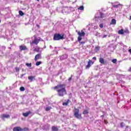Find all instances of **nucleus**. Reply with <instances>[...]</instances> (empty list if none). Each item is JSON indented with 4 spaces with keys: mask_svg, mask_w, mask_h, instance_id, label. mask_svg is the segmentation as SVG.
Here are the masks:
<instances>
[{
    "mask_svg": "<svg viewBox=\"0 0 131 131\" xmlns=\"http://www.w3.org/2000/svg\"><path fill=\"white\" fill-rule=\"evenodd\" d=\"M54 89L56 90L59 97H63L64 95H66L67 93L66 89H65V85L64 84L57 85Z\"/></svg>",
    "mask_w": 131,
    "mask_h": 131,
    "instance_id": "nucleus-1",
    "label": "nucleus"
},
{
    "mask_svg": "<svg viewBox=\"0 0 131 131\" xmlns=\"http://www.w3.org/2000/svg\"><path fill=\"white\" fill-rule=\"evenodd\" d=\"M73 113L74 117H75V118H76L77 119H79V120H80V119H82L81 114L79 113V110L76 108V107H74L73 110Z\"/></svg>",
    "mask_w": 131,
    "mask_h": 131,
    "instance_id": "nucleus-2",
    "label": "nucleus"
},
{
    "mask_svg": "<svg viewBox=\"0 0 131 131\" xmlns=\"http://www.w3.org/2000/svg\"><path fill=\"white\" fill-rule=\"evenodd\" d=\"M64 39V34L60 33H55L53 36V40H61Z\"/></svg>",
    "mask_w": 131,
    "mask_h": 131,
    "instance_id": "nucleus-3",
    "label": "nucleus"
},
{
    "mask_svg": "<svg viewBox=\"0 0 131 131\" xmlns=\"http://www.w3.org/2000/svg\"><path fill=\"white\" fill-rule=\"evenodd\" d=\"M34 39L30 42L31 46H33V45H38V42H39V41H40V39H41V38H40V37H37L36 35H34Z\"/></svg>",
    "mask_w": 131,
    "mask_h": 131,
    "instance_id": "nucleus-4",
    "label": "nucleus"
},
{
    "mask_svg": "<svg viewBox=\"0 0 131 131\" xmlns=\"http://www.w3.org/2000/svg\"><path fill=\"white\" fill-rule=\"evenodd\" d=\"M78 35L79 36L78 37V41L80 42L81 39H82V37H84V36L85 35V33H84V32H83V31L81 30V31H78L77 32Z\"/></svg>",
    "mask_w": 131,
    "mask_h": 131,
    "instance_id": "nucleus-5",
    "label": "nucleus"
},
{
    "mask_svg": "<svg viewBox=\"0 0 131 131\" xmlns=\"http://www.w3.org/2000/svg\"><path fill=\"white\" fill-rule=\"evenodd\" d=\"M107 15L102 13L99 12L96 15H95V19H102L103 18H105Z\"/></svg>",
    "mask_w": 131,
    "mask_h": 131,
    "instance_id": "nucleus-6",
    "label": "nucleus"
},
{
    "mask_svg": "<svg viewBox=\"0 0 131 131\" xmlns=\"http://www.w3.org/2000/svg\"><path fill=\"white\" fill-rule=\"evenodd\" d=\"M62 14H69V7H63L61 10Z\"/></svg>",
    "mask_w": 131,
    "mask_h": 131,
    "instance_id": "nucleus-7",
    "label": "nucleus"
},
{
    "mask_svg": "<svg viewBox=\"0 0 131 131\" xmlns=\"http://www.w3.org/2000/svg\"><path fill=\"white\" fill-rule=\"evenodd\" d=\"M68 58V55L66 54L59 56V59L61 61H62V60H65V59H67Z\"/></svg>",
    "mask_w": 131,
    "mask_h": 131,
    "instance_id": "nucleus-8",
    "label": "nucleus"
},
{
    "mask_svg": "<svg viewBox=\"0 0 131 131\" xmlns=\"http://www.w3.org/2000/svg\"><path fill=\"white\" fill-rule=\"evenodd\" d=\"M41 59V54L39 53L35 55V61H37V60H40Z\"/></svg>",
    "mask_w": 131,
    "mask_h": 131,
    "instance_id": "nucleus-9",
    "label": "nucleus"
},
{
    "mask_svg": "<svg viewBox=\"0 0 131 131\" xmlns=\"http://www.w3.org/2000/svg\"><path fill=\"white\" fill-rule=\"evenodd\" d=\"M94 34L95 36H97V37H98L99 38H100V37H102V35H103V34L98 32H94Z\"/></svg>",
    "mask_w": 131,
    "mask_h": 131,
    "instance_id": "nucleus-10",
    "label": "nucleus"
},
{
    "mask_svg": "<svg viewBox=\"0 0 131 131\" xmlns=\"http://www.w3.org/2000/svg\"><path fill=\"white\" fill-rule=\"evenodd\" d=\"M1 117L3 120H4L5 118H10V115L3 114L1 116Z\"/></svg>",
    "mask_w": 131,
    "mask_h": 131,
    "instance_id": "nucleus-11",
    "label": "nucleus"
},
{
    "mask_svg": "<svg viewBox=\"0 0 131 131\" xmlns=\"http://www.w3.org/2000/svg\"><path fill=\"white\" fill-rule=\"evenodd\" d=\"M28 79H29V80H30V82H32V81H34V80L35 79V76H29L28 77Z\"/></svg>",
    "mask_w": 131,
    "mask_h": 131,
    "instance_id": "nucleus-12",
    "label": "nucleus"
},
{
    "mask_svg": "<svg viewBox=\"0 0 131 131\" xmlns=\"http://www.w3.org/2000/svg\"><path fill=\"white\" fill-rule=\"evenodd\" d=\"M115 4H112L113 8H115V9L118 8V6H122V5L120 4L119 2H115Z\"/></svg>",
    "mask_w": 131,
    "mask_h": 131,
    "instance_id": "nucleus-13",
    "label": "nucleus"
},
{
    "mask_svg": "<svg viewBox=\"0 0 131 131\" xmlns=\"http://www.w3.org/2000/svg\"><path fill=\"white\" fill-rule=\"evenodd\" d=\"M13 131H21V127L20 126L14 127L13 128Z\"/></svg>",
    "mask_w": 131,
    "mask_h": 131,
    "instance_id": "nucleus-14",
    "label": "nucleus"
},
{
    "mask_svg": "<svg viewBox=\"0 0 131 131\" xmlns=\"http://www.w3.org/2000/svg\"><path fill=\"white\" fill-rule=\"evenodd\" d=\"M29 114H31V111H28V112H27L26 113H23V115L25 117H27V116H28V115H29Z\"/></svg>",
    "mask_w": 131,
    "mask_h": 131,
    "instance_id": "nucleus-15",
    "label": "nucleus"
},
{
    "mask_svg": "<svg viewBox=\"0 0 131 131\" xmlns=\"http://www.w3.org/2000/svg\"><path fill=\"white\" fill-rule=\"evenodd\" d=\"M111 25H116V19L113 18L110 23Z\"/></svg>",
    "mask_w": 131,
    "mask_h": 131,
    "instance_id": "nucleus-16",
    "label": "nucleus"
},
{
    "mask_svg": "<svg viewBox=\"0 0 131 131\" xmlns=\"http://www.w3.org/2000/svg\"><path fill=\"white\" fill-rule=\"evenodd\" d=\"M51 129L52 131H59L58 127L55 126H52Z\"/></svg>",
    "mask_w": 131,
    "mask_h": 131,
    "instance_id": "nucleus-17",
    "label": "nucleus"
},
{
    "mask_svg": "<svg viewBox=\"0 0 131 131\" xmlns=\"http://www.w3.org/2000/svg\"><path fill=\"white\" fill-rule=\"evenodd\" d=\"M19 49L20 51H25V50H27V48L25 46H20Z\"/></svg>",
    "mask_w": 131,
    "mask_h": 131,
    "instance_id": "nucleus-18",
    "label": "nucleus"
},
{
    "mask_svg": "<svg viewBox=\"0 0 131 131\" xmlns=\"http://www.w3.org/2000/svg\"><path fill=\"white\" fill-rule=\"evenodd\" d=\"M91 63H92V61L91 60H89L88 63V65L86 66V69H89V68L91 67Z\"/></svg>",
    "mask_w": 131,
    "mask_h": 131,
    "instance_id": "nucleus-19",
    "label": "nucleus"
},
{
    "mask_svg": "<svg viewBox=\"0 0 131 131\" xmlns=\"http://www.w3.org/2000/svg\"><path fill=\"white\" fill-rule=\"evenodd\" d=\"M119 83H121V88H124L125 86L122 85V84H124L125 83V82L124 81H122V80H120V81L119 82Z\"/></svg>",
    "mask_w": 131,
    "mask_h": 131,
    "instance_id": "nucleus-20",
    "label": "nucleus"
},
{
    "mask_svg": "<svg viewBox=\"0 0 131 131\" xmlns=\"http://www.w3.org/2000/svg\"><path fill=\"white\" fill-rule=\"evenodd\" d=\"M69 102H70V99H68L66 102H63L62 103L63 106H67L68 105V104H69Z\"/></svg>",
    "mask_w": 131,
    "mask_h": 131,
    "instance_id": "nucleus-21",
    "label": "nucleus"
},
{
    "mask_svg": "<svg viewBox=\"0 0 131 131\" xmlns=\"http://www.w3.org/2000/svg\"><path fill=\"white\" fill-rule=\"evenodd\" d=\"M99 62L101 63V64H105V60H104V58L102 57L99 58Z\"/></svg>",
    "mask_w": 131,
    "mask_h": 131,
    "instance_id": "nucleus-22",
    "label": "nucleus"
},
{
    "mask_svg": "<svg viewBox=\"0 0 131 131\" xmlns=\"http://www.w3.org/2000/svg\"><path fill=\"white\" fill-rule=\"evenodd\" d=\"M75 9L73 7H69V13H70V12H73V11H75Z\"/></svg>",
    "mask_w": 131,
    "mask_h": 131,
    "instance_id": "nucleus-23",
    "label": "nucleus"
},
{
    "mask_svg": "<svg viewBox=\"0 0 131 131\" xmlns=\"http://www.w3.org/2000/svg\"><path fill=\"white\" fill-rule=\"evenodd\" d=\"M118 34H124V32L123 31V29H121L118 31Z\"/></svg>",
    "mask_w": 131,
    "mask_h": 131,
    "instance_id": "nucleus-24",
    "label": "nucleus"
},
{
    "mask_svg": "<svg viewBox=\"0 0 131 131\" xmlns=\"http://www.w3.org/2000/svg\"><path fill=\"white\" fill-rule=\"evenodd\" d=\"M78 10L83 11L84 10V7H83V6H81L78 8Z\"/></svg>",
    "mask_w": 131,
    "mask_h": 131,
    "instance_id": "nucleus-25",
    "label": "nucleus"
},
{
    "mask_svg": "<svg viewBox=\"0 0 131 131\" xmlns=\"http://www.w3.org/2000/svg\"><path fill=\"white\" fill-rule=\"evenodd\" d=\"M120 126L122 128L124 127V126H125V123H124V122H121L120 124Z\"/></svg>",
    "mask_w": 131,
    "mask_h": 131,
    "instance_id": "nucleus-26",
    "label": "nucleus"
},
{
    "mask_svg": "<svg viewBox=\"0 0 131 131\" xmlns=\"http://www.w3.org/2000/svg\"><path fill=\"white\" fill-rule=\"evenodd\" d=\"M51 109H52V107L47 106L46 107L45 110H46V111H50V110H51Z\"/></svg>",
    "mask_w": 131,
    "mask_h": 131,
    "instance_id": "nucleus-27",
    "label": "nucleus"
},
{
    "mask_svg": "<svg viewBox=\"0 0 131 131\" xmlns=\"http://www.w3.org/2000/svg\"><path fill=\"white\" fill-rule=\"evenodd\" d=\"M20 16H24V13L23 12V11L19 10L18 12Z\"/></svg>",
    "mask_w": 131,
    "mask_h": 131,
    "instance_id": "nucleus-28",
    "label": "nucleus"
},
{
    "mask_svg": "<svg viewBox=\"0 0 131 131\" xmlns=\"http://www.w3.org/2000/svg\"><path fill=\"white\" fill-rule=\"evenodd\" d=\"M33 51L34 52H37V53H38V52H39V48H35L34 50H33Z\"/></svg>",
    "mask_w": 131,
    "mask_h": 131,
    "instance_id": "nucleus-29",
    "label": "nucleus"
},
{
    "mask_svg": "<svg viewBox=\"0 0 131 131\" xmlns=\"http://www.w3.org/2000/svg\"><path fill=\"white\" fill-rule=\"evenodd\" d=\"M77 0H70L68 1V3H72V4H74L75 3H76Z\"/></svg>",
    "mask_w": 131,
    "mask_h": 131,
    "instance_id": "nucleus-30",
    "label": "nucleus"
},
{
    "mask_svg": "<svg viewBox=\"0 0 131 131\" xmlns=\"http://www.w3.org/2000/svg\"><path fill=\"white\" fill-rule=\"evenodd\" d=\"M119 75H120V74H119L117 76V79H118V80H119V81H120V80H121V78L120 76H119Z\"/></svg>",
    "mask_w": 131,
    "mask_h": 131,
    "instance_id": "nucleus-31",
    "label": "nucleus"
},
{
    "mask_svg": "<svg viewBox=\"0 0 131 131\" xmlns=\"http://www.w3.org/2000/svg\"><path fill=\"white\" fill-rule=\"evenodd\" d=\"M20 92H24L25 91V88L24 86H21L20 88Z\"/></svg>",
    "mask_w": 131,
    "mask_h": 131,
    "instance_id": "nucleus-32",
    "label": "nucleus"
},
{
    "mask_svg": "<svg viewBox=\"0 0 131 131\" xmlns=\"http://www.w3.org/2000/svg\"><path fill=\"white\" fill-rule=\"evenodd\" d=\"M95 52H98V51H100V47H96L95 49Z\"/></svg>",
    "mask_w": 131,
    "mask_h": 131,
    "instance_id": "nucleus-33",
    "label": "nucleus"
},
{
    "mask_svg": "<svg viewBox=\"0 0 131 131\" xmlns=\"http://www.w3.org/2000/svg\"><path fill=\"white\" fill-rule=\"evenodd\" d=\"M41 64V61H37L36 62V66H39L40 64Z\"/></svg>",
    "mask_w": 131,
    "mask_h": 131,
    "instance_id": "nucleus-34",
    "label": "nucleus"
},
{
    "mask_svg": "<svg viewBox=\"0 0 131 131\" xmlns=\"http://www.w3.org/2000/svg\"><path fill=\"white\" fill-rule=\"evenodd\" d=\"M83 114H84V115H85L86 114H89V112L88 111V110H84L83 112Z\"/></svg>",
    "mask_w": 131,
    "mask_h": 131,
    "instance_id": "nucleus-35",
    "label": "nucleus"
},
{
    "mask_svg": "<svg viewBox=\"0 0 131 131\" xmlns=\"http://www.w3.org/2000/svg\"><path fill=\"white\" fill-rule=\"evenodd\" d=\"M28 130V128H21V131H27Z\"/></svg>",
    "mask_w": 131,
    "mask_h": 131,
    "instance_id": "nucleus-36",
    "label": "nucleus"
},
{
    "mask_svg": "<svg viewBox=\"0 0 131 131\" xmlns=\"http://www.w3.org/2000/svg\"><path fill=\"white\" fill-rule=\"evenodd\" d=\"M112 62L114 63V64H115L116 62H117V59H114L112 60Z\"/></svg>",
    "mask_w": 131,
    "mask_h": 131,
    "instance_id": "nucleus-37",
    "label": "nucleus"
},
{
    "mask_svg": "<svg viewBox=\"0 0 131 131\" xmlns=\"http://www.w3.org/2000/svg\"><path fill=\"white\" fill-rule=\"evenodd\" d=\"M15 69L16 72H19V71H20V69H19V68H15Z\"/></svg>",
    "mask_w": 131,
    "mask_h": 131,
    "instance_id": "nucleus-38",
    "label": "nucleus"
},
{
    "mask_svg": "<svg viewBox=\"0 0 131 131\" xmlns=\"http://www.w3.org/2000/svg\"><path fill=\"white\" fill-rule=\"evenodd\" d=\"M26 66H27L28 67H31V63H27L26 64Z\"/></svg>",
    "mask_w": 131,
    "mask_h": 131,
    "instance_id": "nucleus-39",
    "label": "nucleus"
},
{
    "mask_svg": "<svg viewBox=\"0 0 131 131\" xmlns=\"http://www.w3.org/2000/svg\"><path fill=\"white\" fill-rule=\"evenodd\" d=\"M100 28H103L104 27V25L103 24H101L99 25Z\"/></svg>",
    "mask_w": 131,
    "mask_h": 131,
    "instance_id": "nucleus-40",
    "label": "nucleus"
},
{
    "mask_svg": "<svg viewBox=\"0 0 131 131\" xmlns=\"http://www.w3.org/2000/svg\"><path fill=\"white\" fill-rule=\"evenodd\" d=\"M119 76H120V77H121V78H124V75H123L122 74H120Z\"/></svg>",
    "mask_w": 131,
    "mask_h": 131,
    "instance_id": "nucleus-41",
    "label": "nucleus"
},
{
    "mask_svg": "<svg viewBox=\"0 0 131 131\" xmlns=\"http://www.w3.org/2000/svg\"><path fill=\"white\" fill-rule=\"evenodd\" d=\"M98 27H99L98 26H94L93 28H94V29H98Z\"/></svg>",
    "mask_w": 131,
    "mask_h": 131,
    "instance_id": "nucleus-42",
    "label": "nucleus"
},
{
    "mask_svg": "<svg viewBox=\"0 0 131 131\" xmlns=\"http://www.w3.org/2000/svg\"><path fill=\"white\" fill-rule=\"evenodd\" d=\"M102 38H105L107 37V35H104L103 36H102Z\"/></svg>",
    "mask_w": 131,
    "mask_h": 131,
    "instance_id": "nucleus-43",
    "label": "nucleus"
},
{
    "mask_svg": "<svg viewBox=\"0 0 131 131\" xmlns=\"http://www.w3.org/2000/svg\"><path fill=\"white\" fill-rule=\"evenodd\" d=\"M80 42V45H84V43H85V42H84V41H81Z\"/></svg>",
    "mask_w": 131,
    "mask_h": 131,
    "instance_id": "nucleus-44",
    "label": "nucleus"
},
{
    "mask_svg": "<svg viewBox=\"0 0 131 131\" xmlns=\"http://www.w3.org/2000/svg\"><path fill=\"white\" fill-rule=\"evenodd\" d=\"M93 60H94V61H97V58L96 57H94L93 58Z\"/></svg>",
    "mask_w": 131,
    "mask_h": 131,
    "instance_id": "nucleus-45",
    "label": "nucleus"
},
{
    "mask_svg": "<svg viewBox=\"0 0 131 131\" xmlns=\"http://www.w3.org/2000/svg\"><path fill=\"white\" fill-rule=\"evenodd\" d=\"M103 121H104L105 124H107V123H108V122L106 121L105 120H104Z\"/></svg>",
    "mask_w": 131,
    "mask_h": 131,
    "instance_id": "nucleus-46",
    "label": "nucleus"
},
{
    "mask_svg": "<svg viewBox=\"0 0 131 131\" xmlns=\"http://www.w3.org/2000/svg\"><path fill=\"white\" fill-rule=\"evenodd\" d=\"M119 45H120V46H123V43H122L121 42H119Z\"/></svg>",
    "mask_w": 131,
    "mask_h": 131,
    "instance_id": "nucleus-47",
    "label": "nucleus"
},
{
    "mask_svg": "<svg viewBox=\"0 0 131 131\" xmlns=\"http://www.w3.org/2000/svg\"><path fill=\"white\" fill-rule=\"evenodd\" d=\"M72 79V77H70V78H69V81H70V80H71Z\"/></svg>",
    "mask_w": 131,
    "mask_h": 131,
    "instance_id": "nucleus-48",
    "label": "nucleus"
},
{
    "mask_svg": "<svg viewBox=\"0 0 131 131\" xmlns=\"http://www.w3.org/2000/svg\"><path fill=\"white\" fill-rule=\"evenodd\" d=\"M64 50H67V49H66V48H64ZM67 50H68L69 51H71V49H68Z\"/></svg>",
    "mask_w": 131,
    "mask_h": 131,
    "instance_id": "nucleus-49",
    "label": "nucleus"
},
{
    "mask_svg": "<svg viewBox=\"0 0 131 131\" xmlns=\"http://www.w3.org/2000/svg\"><path fill=\"white\" fill-rule=\"evenodd\" d=\"M26 74H22L21 75V77H23V76H24V75H25Z\"/></svg>",
    "mask_w": 131,
    "mask_h": 131,
    "instance_id": "nucleus-50",
    "label": "nucleus"
},
{
    "mask_svg": "<svg viewBox=\"0 0 131 131\" xmlns=\"http://www.w3.org/2000/svg\"><path fill=\"white\" fill-rule=\"evenodd\" d=\"M128 52H129V53H130V54H131V49H129V50H128Z\"/></svg>",
    "mask_w": 131,
    "mask_h": 131,
    "instance_id": "nucleus-51",
    "label": "nucleus"
},
{
    "mask_svg": "<svg viewBox=\"0 0 131 131\" xmlns=\"http://www.w3.org/2000/svg\"><path fill=\"white\" fill-rule=\"evenodd\" d=\"M92 64H94V61H91Z\"/></svg>",
    "mask_w": 131,
    "mask_h": 131,
    "instance_id": "nucleus-52",
    "label": "nucleus"
},
{
    "mask_svg": "<svg viewBox=\"0 0 131 131\" xmlns=\"http://www.w3.org/2000/svg\"><path fill=\"white\" fill-rule=\"evenodd\" d=\"M129 71H131V68H129Z\"/></svg>",
    "mask_w": 131,
    "mask_h": 131,
    "instance_id": "nucleus-53",
    "label": "nucleus"
},
{
    "mask_svg": "<svg viewBox=\"0 0 131 131\" xmlns=\"http://www.w3.org/2000/svg\"><path fill=\"white\" fill-rule=\"evenodd\" d=\"M129 19L131 20V16L129 17Z\"/></svg>",
    "mask_w": 131,
    "mask_h": 131,
    "instance_id": "nucleus-54",
    "label": "nucleus"
},
{
    "mask_svg": "<svg viewBox=\"0 0 131 131\" xmlns=\"http://www.w3.org/2000/svg\"><path fill=\"white\" fill-rule=\"evenodd\" d=\"M127 127H129V126H126V128H127Z\"/></svg>",
    "mask_w": 131,
    "mask_h": 131,
    "instance_id": "nucleus-55",
    "label": "nucleus"
},
{
    "mask_svg": "<svg viewBox=\"0 0 131 131\" xmlns=\"http://www.w3.org/2000/svg\"><path fill=\"white\" fill-rule=\"evenodd\" d=\"M101 117H104V115H102V116H101Z\"/></svg>",
    "mask_w": 131,
    "mask_h": 131,
    "instance_id": "nucleus-56",
    "label": "nucleus"
},
{
    "mask_svg": "<svg viewBox=\"0 0 131 131\" xmlns=\"http://www.w3.org/2000/svg\"><path fill=\"white\" fill-rule=\"evenodd\" d=\"M2 23V20L0 19V23Z\"/></svg>",
    "mask_w": 131,
    "mask_h": 131,
    "instance_id": "nucleus-57",
    "label": "nucleus"
},
{
    "mask_svg": "<svg viewBox=\"0 0 131 131\" xmlns=\"http://www.w3.org/2000/svg\"><path fill=\"white\" fill-rule=\"evenodd\" d=\"M115 5H117V3H115Z\"/></svg>",
    "mask_w": 131,
    "mask_h": 131,
    "instance_id": "nucleus-58",
    "label": "nucleus"
},
{
    "mask_svg": "<svg viewBox=\"0 0 131 131\" xmlns=\"http://www.w3.org/2000/svg\"><path fill=\"white\" fill-rule=\"evenodd\" d=\"M46 48H47L46 46L44 47V48L46 49Z\"/></svg>",
    "mask_w": 131,
    "mask_h": 131,
    "instance_id": "nucleus-59",
    "label": "nucleus"
},
{
    "mask_svg": "<svg viewBox=\"0 0 131 131\" xmlns=\"http://www.w3.org/2000/svg\"><path fill=\"white\" fill-rule=\"evenodd\" d=\"M50 48H52V46H50Z\"/></svg>",
    "mask_w": 131,
    "mask_h": 131,
    "instance_id": "nucleus-60",
    "label": "nucleus"
},
{
    "mask_svg": "<svg viewBox=\"0 0 131 131\" xmlns=\"http://www.w3.org/2000/svg\"><path fill=\"white\" fill-rule=\"evenodd\" d=\"M124 47H125V48H126V46H124Z\"/></svg>",
    "mask_w": 131,
    "mask_h": 131,
    "instance_id": "nucleus-61",
    "label": "nucleus"
},
{
    "mask_svg": "<svg viewBox=\"0 0 131 131\" xmlns=\"http://www.w3.org/2000/svg\"><path fill=\"white\" fill-rule=\"evenodd\" d=\"M130 102H131V99H130Z\"/></svg>",
    "mask_w": 131,
    "mask_h": 131,
    "instance_id": "nucleus-62",
    "label": "nucleus"
},
{
    "mask_svg": "<svg viewBox=\"0 0 131 131\" xmlns=\"http://www.w3.org/2000/svg\"><path fill=\"white\" fill-rule=\"evenodd\" d=\"M92 26H94V25H92Z\"/></svg>",
    "mask_w": 131,
    "mask_h": 131,
    "instance_id": "nucleus-63",
    "label": "nucleus"
},
{
    "mask_svg": "<svg viewBox=\"0 0 131 131\" xmlns=\"http://www.w3.org/2000/svg\"><path fill=\"white\" fill-rule=\"evenodd\" d=\"M124 52H125V51H124Z\"/></svg>",
    "mask_w": 131,
    "mask_h": 131,
    "instance_id": "nucleus-64",
    "label": "nucleus"
}]
</instances>
